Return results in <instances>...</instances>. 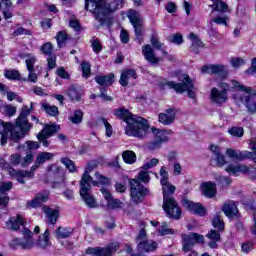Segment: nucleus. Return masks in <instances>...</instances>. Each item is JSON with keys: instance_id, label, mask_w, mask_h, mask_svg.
<instances>
[{"instance_id": "f257e3e1", "label": "nucleus", "mask_w": 256, "mask_h": 256, "mask_svg": "<svg viewBox=\"0 0 256 256\" xmlns=\"http://www.w3.org/2000/svg\"><path fill=\"white\" fill-rule=\"evenodd\" d=\"M121 7H123V0H85V10L90 11L100 25H105L109 15Z\"/></svg>"}, {"instance_id": "f03ea898", "label": "nucleus", "mask_w": 256, "mask_h": 256, "mask_svg": "<svg viewBox=\"0 0 256 256\" xmlns=\"http://www.w3.org/2000/svg\"><path fill=\"white\" fill-rule=\"evenodd\" d=\"M115 117L123 119L127 126L125 128L126 135L130 137H137V139H145L147 137V131L149 126L147 120L141 116L133 115L129 110L120 108L115 111Z\"/></svg>"}, {"instance_id": "7ed1b4c3", "label": "nucleus", "mask_w": 256, "mask_h": 256, "mask_svg": "<svg viewBox=\"0 0 256 256\" xmlns=\"http://www.w3.org/2000/svg\"><path fill=\"white\" fill-rule=\"evenodd\" d=\"M29 115H31V109H29V106L24 105L20 115L16 119V128L19 129V131L14 130L12 132V141L15 143H17L19 139H23L25 135H29V131H31V128L33 127V124L29 123V120L27 119Z\"/></svg>"}, {"instance_id": "20e7f679", "label": "nucleus", "mask_w": 256, "mask_h": 256, "mask_svg": "<svg viewBox=\"0 0 256 256\" xmlns=\"http://www.w3.org/2000/svg\"><path fill=\"white\" fill-rule=\"evenodd\" d=\"M178 79L179 81H181V83H176L175 81H168L164 85H167V87H169L170 89H174L176 93H185V91H187L188 97L190 99H195L196 89L189 75L183 74L179 76Z\"/></svg>"}, {"instance_id": "39448f33", "label": "nucleus", "mask_w": 256, "mask_h": 256, "mask_svg": "<svg viewBox=\"0 0 256 256\" xmlns=\"http://www.w3.org/2000/svg\"><path fill=\"white\" fill-rule=\"evenodd\" d=\"M249 146L252 152L228 148L226 150V155L234 161H245V159H252V161L256 163V137L250 140Z\"/></svg>"}, {"instance_id": "423d86ee", "label": "nucleus", "mask_w": 256, "mask_h": 256, "mask_svg": "<svg viewBox=\"0 0 256 256\" xmlns=\"http://www.w3.org/2000/svg\"><path fill=\"white\" fill-rule=\"evenodd\" d=\"M130 185V197L132 203L135 205H139V203H143V200L145 199V195L149 193V190L139 182L137 179H130L129 180Z\"/></svg>"}, {"instance_id": "0eeeda50", "label": "nucleus", "mask_w": 256, "mask_h": 256, "mask_svg": "<svg viewBox=\"0 0 256 256\" xmlns=\"http://www.w3.org/2000/svg\"><path fill=\"white\" fill-rule=\"evenodd\" d=\"M233 99L236 103L245 105L248 113H251L252 115L256 113V96H250L249 94L236 90V93L233 94Z\"/></svg>"}, {"instance_id": "6e6552de", "label": "nucleus", "mask_w": 256, "mask_h": 256, "mask_svg": "<svg viewBox=\"0 0 256 256\" xmlns=\"http://www.w3.org/2000/svg\"><path fill=\"white\" fill-rule=\"evenodd\" d=\"M127 17L130 23L133 25L136 39L141 45V43H143V38H141V35H143V18H141V14L137 11L130 10L128 11Z\"/></svg>"}, {"instance_id": "1a4fd4ad", "label": "nucleus", "mask_w": 256, "mask_h": 256, "mask_svg": "<svg viewBox=\"0 0 256 256\" xmlns=\"http://www.w3.org/2000/svg\"><path fill=\"white\" fill-rule=\"evenodd\" d=\"M121 244L119 242H113L108 244L106 247H95L86 249L87 255L92 256H113V253L119 251Z\"/></svg>"}, {"instance_id": "9d476101", "label": "nucleus", "mask_w": 256, "mask_h": 256, "mask_svg": "<svg viewBox=\"0 0 256 256\" xmlns=\"http://www.w3.org/2000/svg\"><path fill=\"white\" fill-rule=\"evenodd\" d=\"M166 215L171 219H181V208L175 198H163L162 205Z\"/></svg>"}, {"instance_id": "9b49d317", "label": "nucleus", "mask_w": 256, "mask_h": 256, "mask_svg": "<svg viewBox=\"0 0 256 256\" xmlns=\"http://www.w3.org/2000/svg\"><path fill=\"white\" fill-rule=\"evenodd\" d=\"M151 131L155 136V141L149 144V149H159L162 143H167L169 141L167 135H173V131L169 129L165 130L152 127Z\"/></svg>"}, {"instance_id": "f8f14e48", "label": "nucleus", "mask_w": 256, "mask_h": 256, "mask_svg": "<svg viewBox=\"0 0 256 256\" xmlns=\"http://www.w3.org/2000/svg\"><path fill=\"white\" fill-rule=\"evenodd\" d=\"M79 193L87 207L90 209H96V207H99L97 200L93 195H91V184H80Z\"/></svg>"}, {"instance_id": "ddd939ff", "label": "nucleus", "mask_w": 256, "mask_h": 256, "mask_svg": "<svg viewBox=\"0 0 256 256\" xmlns=\"http://www.w3.org/2000/svg\"><path fill=\"white\" fill-rule=\"evenodd\" d=\"M17 131V126H14L11 124V122H4L3 120H0V135L1 136V145H7V139H10L13 141V132Z\"/></svg>"}, {"instance_id": "4468645a", "label": "nucleus", "mask_w": 256, "mask_h": 256, "mask_svg": "<svg viewBox=\"0 0 256 256\" xmlns=\"http://www.w3.org/2000/svg\"><path fill=\"white\" fill-rule=\"evenodd\" d=\"M48 171L52 173H56L55 180L53 182L54 189L67 186V183H66L67 178L65 177V172H63L61 168L55 165H51L48 167Z\"/></svg>"}, {"instance_id": "2eb2a0df", "label": "nucleus", "mask_w": 256, "mask_h": 256, "mask_svg": "<svg viewBox=\"0 0 256 256\" xmlns=\"http://www.w3.org/2000/svg\"><path fill=\"white\" fill-rule=\"evenodd\" d=\"M157 242L152 240L140 241L137 245V255L133 256H145V253H153L157 251Z\"/></svg>"}, {"instance_id": "dca6fc26", "label": "nucleus", "mask_w": 256, "mask_h": 256, "mask_svg": "<svg viewBox=\"0 0 256 256\" xmlns=\"http://www.w3.org/2000/svg\"><path fill=\"white\" fill-rule=\"evenodd\" d=\"M182 205L195 215H200V217H205V215H207V210L200 203H195L187 198H184L182 200Z\"/></svg>"}, {"instance_id": "f3484780", "label": "nucleus", "mask_w": 256, "mask_h": 256, "mask_svg": "<svg viewBox=\"0 0 256 256\" xmlns=\"http://www.w3.org/2000/svg\"><path fill=\"white\" fill-rule=\"evenodd\" d=\"M201 72L208 73L209 75H220L221 77H226L227 66L221 64L205 65L202 67Z\"/></svg>"}, {"instance_id": "a211bd4d", "label": "nucleus", "mask_w": 256, "mask_h": 256, "mask_svg": "<svg viewBox=\"0 0 256 256\" xmlns=\"http://www.w3.org/2000/svg\"><path fill=\"white\" fill-rule=\"evenodd\" d=\"M176 115L177 112L174 108H168L158 115V121L159 123H162V125H173V123H175Z\"/></svg>"}, {"instance_id": "6ab92c4d", "label": "nucleus", "mask_w": 256, "mask_h": 256, "mask_svg": "<svg viewBox=\"0 0 256 256\" xmlns=\"http://www.w3.org/2000/svg\"><path fill=\"white\" fill-rule=\"evenodd\" d=\"M222 211L229 219L237 217L239 215V208H237V202L233 200H227L222 206Z\"/></svg>"}, {"instance_id": "aec40b11", "label": "nucleus", "mask_w": 256, "mask_h": 256, "mask_svg": "<svg viewBox=\"0 0 256 256\" xmlns=\"http://www.w3.org/2000/svg\"><path fill=\"white\" fill-rule=\"evenodd\" d=\"M142 54L144 59H146L148 63H152V65H157V63L163 61V59L157 58V56H155V50L149 44L142 46Z\"/></svg>"}, {"instance_id": "412c9836", "label": "nucleus", "mask_w": 256, "mask_h": 256, "mask_svg": "<svg viewBox=\"0 0 256 256\" xmlns=\"http://www.w3.org/2000/svg\"><path fill=\"white\" fill-rule=\"evenodd\" d=\"M97 169V162L91 161L87 164L85 171L80 180V185H91V181H93V177L89 174Z\"/></svg>"}, {"instance_id": "4be33fe9", "label": "nucleus", "mask_w": 256, "mask_h": 256, "mask_svg": "<svg viewBox=\"0 0 256 256\" xmlns=\"http://www.w3.org/2000/svg\"><path fill=\"white\" fill-rule=\"evenodd\" d=\"M42 211L45 214L47 223H50V225H55V223H57V220L59 219V209L44 206L42 207Z\"/></svg>"}, {"instance_id": "5701e85b", "label": "nucleus", "mask_w": 256, "mask_h": 256, "mask_svg": "<svg viewBox=\"0 0 256 256\" xmlns=\"http://www.w3.org/2000/svg\"><path fill=\"white\" fill-rule=\"evenodd\" d=\"M55 157V154L50 153V152H42L39 153L38 156L36 157V160L34 162V165L31 167V171H36L43 165L44 163H47V161H51Z\"/></svg>"}, {"instance_id": "b1692460", "label": "nucleus", "mask_w": 256, "mask_h": 256, "mask_svg": "<svg viewBox=\"0 0 256 256\" xmlns=\"http://www.w3.org/2000/svg\"><path fill=\"white\" fill-rule=\"evenodd\" d=\"M22 235L24 237V241H22V249H33L35 247V240H33V232L28 228L22 229Z\"/></svg>"}, {"instance_id": "393cba45", "label": "nucleus", "mask_w": 256, "mask_h": 256, "mask_svg": "<svg viewBox=\"0 0 256 256\" xmlns=\"http://www.w3.org/2000/svg\"><path fill=\"white\" fill-rule=\"evenodd\" d=\"M211 99L213 103H216L217 105H223V103H227V92L221 91L217 88H212Z\"/></svg>"}, {"instance_id": "a878e982", "label": "nucleus", "mask_w": 256, "mask_h": 256, "mask_svg": "<svg viewBox=\"0 0 256 256\" xmlns=\"http://www.w3.org/2000/svg\"><path fill=\"white\" fill-rule=\"evenodd\" d=\"M49 196L45 193H38L36 196L27 202V206L31 207L32 209H37V207H41L43 203H47Z\"/></svg>"}, {"instance_id": "bb28decb", "label": "nucleus", "mask_w": 256, "mask_h": 256, "mask_svg": "<svg viewBox=\"0 0 256 256\" xmlns=\"http://www.w3.org/2000/svg\"><path fill=\"white\" fill-rule=\"evenodd\" d=\"M25 218L21 215H17L15 217H11L8 222H6V227L10 229V231H19V227L21 225H25Z\"/></svg>"}, {"instance_id": "cd10ccee", "label": "nucleus", "mask_w": 256, "mask_h": 256, "mask_svg": "<svg viewBox=\"0 0 256 256\" xmlns=\"http://www.w3.org/2000/svg\"><path fill=\"white\" fill-rule=\"evenodd\" d=\"M203 195L208 199H213L217 195V185L214 182H204L201 185Z\"/></svg>"}, {"instance_id": "c85d7f7f", "label": "nucleus", "mask_w": 256, "mask_h": 256, "mask_svg": "<svg viewBox=\"0 0 256 256\" xmlns=\"http://www.w3.org/2000/svg\"><path fill=\"white\" fill-rule=\"evenodd\" d=\"M61 130V127L57 124H45L43 129L38 133L39 137L43 135L44 137H53L55 133H59Z\"/></svg>"}, {"instance_id": "c756f323", "label": "nucleus", "mask_w": 256, "mask_h": 256, "mask_svg": "<svg viewBox=\"0 0 256 256\" xmlns=\"http://www.w3.org/2000/svg\"><path fill=\"white\" fill-rule=\"evenodd\" d=\"M131 79H137V72L133 69H128L122 72L119 83L122 87H127Z\"/></svg>"}, {"instance_id": "7c9ffc66", "label": "nucleus", "mask_w": 256, "mask_h": 256, "mask_svg": "<svg viewBox=\"0 0 256 256\" xmlns=\"http://www.w3.org/2000/svg\"><path fill=\"white\" fill-rule=\"evenodd\" d=\"M225 171H227V173H229V175H239V173H248L249 172V168H247L245 166V164H237V165H229Z\"/></svg>"}, {"instance_id": "2f4dec72", "label": "nucleus", "mask_w": 256, "mask_h": 256, "mask_svg": "<svg viewBox=\"0 0 256 256\" xmlns=\"http://www.w3.org/2000/svg\"><path fill=\"white\" fill-rule=\"evenodd\" d=\"M189 39H191L192 41L190 51L192 53H195L196 55H199V49H203V42L197 38V35H195V33H190Z\"/></svg>"}, {"instance_id": "473e14b6", "label": "nucleus", "mask_w": 256, "mask_h": 256, "mask_svg": "<svg viewBox=\"0 0 256 256\" xmlns=\"http://www.w3.org/2000/svg\"><path fill=\"white\" fill-rule=\"evenodd\" d=\"M94 177L97 180H93V178H92V181H90V183L94 187H97V185H109L111 183V179H109V177H107L99 172H95Z\"/></svg>"}, {"instance_id": "72a5a7b5", "label": "nucleus", "mask_w": 256, "mask_h": 256, "mask_svg": "<svg viewBox=\"0 0 256 256\" xmlns=\"http://www.w3.org/2000/svg\"><path fill=\"white\" fill-rule=\"evenodd\" d=\"M161 186H162L163 199L173 198V195L175 194V189H176L175 186L170 182L161 184Z\"/></svg>"}, {"instance_id": "f704fd0d", "label": "nucleus", "mask_w": 256, "mask_h": 256, "mask_svg": "<svg viewBox=\"0 0 256 256\" xmlns=\"http://www.w3.org/2000/svg\"><path fill=\"white\" fill-rule=\"evenodd\" d=\"M35 176V172L30 169V171L20 170L16 172V180L18 183H21L22 185L25 184V177L27 179H33Z\"/></svg>"}, {"instance_id": "c9c22d12", "label": "nucleus", "mask_w": 256, "mask_h": 256, "mask_svg": "<svg viewBox=\"0 0 256 256\" xmlns=\"http://www.w3.org/2000/svg\"><path fill=\"white\" fill-rule=\"evenodd\" d=\"M113 74H109L106 76H96L95 81L101 87H109V85H113Z\"/></svg>"}, {"instance_id": "e433bc0d", "label": "nucleus", "mask_w": 256, "mask_h": 256, "mask_svg": "<svg viewBox=\"0 0 256 256\" xmlns=\"http://www.w3.org/2000/svg\"><path fill=\"white\" fill-rule=\"evenodd\" d=\"M122 159L128 165H133L137 162V154L131 150H126L122 153Z\"/></svg>"}, {"instance_id": "4c0bfd02", "label": "nucleus", "mask_w": 256, "mask_h": 256, "mask_svg": "<svg viewBox=\"0 0 256 256\" xmlns=\"http://www.w3.org/2000/svg\"><path fill=\"white\" fill-rule=\"evenodd\" d=\"M71 235H73V228H63V227H59L56 230V238L57 239H67V237H71Z\"/></svg>"}, {"instance_id": "58836bf2", "label": "nucleus", "mask_w": 256, "mask_h": 256, "mask_svg": "<svg viewBox=\"0 0 256 256\" xmlns=\"http://www.w3.org/2000/svg\"><path fill=\"white\" fill-rule=\"evenodd\" d=\"M42 109L51 117H56V115H59V108L47 102L42 103Z\"/></svg>"}, {"instance_id": "ea45409f", "label": "nucleus", "mask_w": 256, "mask_h": 256, "mask_svg": "<svg viewBox=\"0 0 256 256\" xmlns=\"http://www.w3.org/2000/svg\"><path fill=\"white\" fill-rule=\"evenodd\" d=\"M68 97L71 98L72 101H80L81 99V89L75 87V86H70L67 91Z\"/></svg>"}, {"instance_id": "a19ab883", "label": "nucleus", "mask_w": 256, "mask_h": 256, "mask_svg": "<svg viewBox=\"0 0 256 256\" xmlns=\"http://www.w3.org/2000/svg\"><path fill=\"white\" fill-rule=\"evenodd\" d=\"M51 233L49 232V229H46L43 235H41L38 239L37 245L41 247V249H45L46 247H49V236Z\"/></svg>"}, {"instance_id": "79ce46f5", "label": "nucleus", "mask_w": 256, "mask_h": 256, "mask_svg": "<svg viewBox=\"0 0 256 256\" xmlns=\"http://www.w3.org/2000/svg\"><path fill=\"white\" fill-rule=\"evenodd\" d=\"M69 37L67 36V32L65 30L59 31L56 35V41L59 49L65 47L67 40Z\"/></svg>"}, {"instance_id": "37998d69", "label": "nucleus", "mask_w": 256, "mask_h": 256, "mask_svg": "<svg viewBox=\"0 0 256 256\" xmlns=\"http://www.w3.org/2000/svg\"><path fill=\"white\" fill-rule=\"evenodd\" d=\"M213 11H220L221 13H229V5L227 3L216 0V2L213 5Z\"/></svg>"}, {"instance_id": "c03bdc74", "label": "nucleus", "mask_w": 256, "mask_h": 256, "mask_svg": "<svg viewBox=\"0 0 256 256\" xmlns=\"http://www.w3.org/2000/svg\"><path fill=\"white\" fill-rule=\"evenodd\" d=\"M61 163L68 169L69 173H77L75 162L69 158H62Z\"/></svg>"}, {"instance_id": "a18cd8bd", "label": "nucleus", "mask_w": 256, "mask_h": 256, "mask_svg": "<svg viewBox=\"0 0 256 256\" xmlns=\"http://www.w3.org/2000/svg\"><path fill=\"white\" fill-rule=\"evenodd\" d=\"M159 235L164 237L165 235H174L175 230L169 227L167 222H163L158 231Z\"/></svg>"}, {"instance_id": "49530a36", "label": "nucleus", "mask_w": 256, "mask_h": 256, "mask_svg": "<svg viewBox=\"0 0 256 256\" xmlns=\"http://www.w3.org/2000/svg\"><path fill=\"white\" fill-rule=\"evenodd\" d=\"M27 71H35V63H37V57L28 54L25 60Z\"/></svg>"}, {"instance_id": "de8ad7c7", "label": "nucleus", "mask_w": 256, "mask_h": 256, "mask_svg": "<svg viewBox=\"0 0 256 256\" xmlns=\"http://www.w3.org/2000/svg\"><path fill=\"white\" fill-rule=\"evenodd\" d=\"M212 225L215 229L219 231H223L225 229V223H223V219L219 214H216L212 220Z\"/></svg>"}, {"instance_id": "09e8293b", "label": "nucleus", "mask_w": 256, "mask_h": 256, "mask_svg": "<svg viewBox=\"0 0 256 256\" xmlns=\"http://www.w3.org/2000/svg\"><path fill=\"white\" fill-rule=\"evenodd\" d=\"M107 207L108 209H121L123 207V202H121V200L117 199V198H111V200L107 201Z\"/></svg>"}, {"instance_id": "8fccbe9b", "label": "nucleus", "mask_w": 256, "mask_h": 256, "mask_svg": "<svg viewBox=\"0 0 256 256\" xmlns=\"http://www.w3.org/2000/svg\"><path fill=\"white\" fill-rule=\"evenodd\" d=\"M4 76L6 79H11L13 81L21 79V73L18 70H5Z\"/></svg>"}, {"instance_id": "3c124183", "label": "nucleus", "mask_w": 256, "mask_h": 256, "mask_svg": "<svg viewBox=\"0 0 256 256\" xmlns=\"http://www.w3.org/2000/svg\"><path fill=\"white\" fill-rule=\"evenodd\" d=\"M69 119L74 125H79V123H82L83 121V111L75 110L74 115L71 116Z\"/></svg>"}, {"instance_id": "603ef678", "label": "nucleus", "mask_w": 256, "mask_h": 256, "mask_svg": "<svg viewBox=\"0 0 256 256\" xmlns=\"http://www.w3.org/2000/svg\"><path fill=\"white\" fill-rule=\"evenodd\" d=\"M150 43L154 49H157L158 51H163V43L159 41V38L157 37V33L152 34Z\"/></svg>"}, {"instance_id": "864d4df0", "label": "nucleus", "mask_w": 256, "mask_h": 256, "mask_svg": "<svg viewBox=\"0 0 256 256\" xmlns=\"http://www.w3.org/2000/svg\"><path fill=\"white\" fill-rule=\"evenodd\" d=\"M40 51L43 53V55H48V57L53 55V44H51V42L44 43L40 47Z\"/></svg>"}, {"instance_id": "5fc2aeb1", "label": "nucleus", "mask_w": 256, "mask_h": 256, "mask_svg": "<svg viewBox=\"0 0 256 256\" xmlns=\"http://www.w3.org/2000/svg\"><path fill=\"white\" fill-rule=\"evenodd\" d=\"M228 133H230L232 137H243L245 130H243V127H232L228 130Z\"/></svg>"}, {"instance_id": "6e6d98bb", "label": "nucleus", "mask_w": 256, "mask_h": 256, "mask_svg": "<svg viewBox=\"0 0 256 256\" xmlns=\"http://www.w3.org/2000/svg\"><path fill=\"white\" fill-rule=\"evenodd\" d=\"M99 123H102L106 129V137H111L113 135V126H111L110 123H108L107 119L100 118Z\"/></svg>"}, {"instance_id": "4d7b16f0", "label": "nucleus", "mask_w": 256, "mask_h": 256, "mask_svg": "<svg viewBox=\"0 0 256 256\" xmlns=\"http://www.w3.org/2000/svg\"><path fill=\"white\" fill-rule=\"evenodd\" d=\"M160 184L165 185V183H169V172H167V169L165 166H162L160 168Z\"/></svg>"}, {"instance_id": "13d9d810", "label": "nucleus", "mask_w": 256, "mask_h": 256, "mask_svg": "<svg viewBox=\"0 0 256 256\" xmlns=\"http://www.w3.org/2000/svg\"><path fill=\"white\" fill-rule=\"evenodd\" d=\"M13 189V182H3L0 184V195H7Z\"/></svg>"}, {"instance_id": "bf43d9fd", "label": "nucleus", "mask_w": 256, "mask_h": 256, "mask_svg": "<svg viewBox=\"0 0 256 256\" xmlns=\"http://www.w3.org/2000/svg\"><path fill=\"white\" fill-rule=\"evenodd\" d=\"M13 37H19V35H33V32L29 29H25L19 26L14 32L12 33Z\"/></svg>"}, {"instance_id": "052dcab7", "label": "nucleus", "mask_w": 256, "mask_h": 256, "mask_svg": "<svg viewBox=\"0 0 256 256\" xmlns=\"http://www.w3.org/2000/svg\"><path fill=\"white\" fill-rule=\"evenodd\" d=\"M4 113L7 117H13L17 113V107L7 104L4 106Z\"/></svg>"}, {"instance_id": "680f3d73", "label": "nucleus", "mask_w": 256, "mask_h": 256, "mask_svg": "<svg viewBox=\"0 0 256 256\" xmlns=\"http://www.w3.org/2000/svg\"><path fill=\"white\" fill-rule=\"evenodd\" d=\"M82 75L87 79L91 75V65L87 62L81 63Z\"/></svg>"}, {"instance_id": "e2e57ef3", "label": "nucleus", "mask_w": 256, "mask_h": 256, "mask_svg": "<svg viewBox=\"0 0 256 256\" xmlns=\"http://www.w3.org/2000/svg\"><path fill=\"white\" fill-rule=\"evenodd\" d=\"M33 159H34L33 152L29 150L26 153V156L24 157V160L22 162V167H27L28 165H31V163H33Z\"/></svg>"}, {"instance_id": "0e129e2a", "label": "nucleus", "mask_w": 256, "mask_h": 256, "mask_svg": "<svg viewBox=\"0 0 256 256\" xmlns=\"http://www.w3.org/2000/svg\"><path fill=\"white\" fill-rule=\"evenodd\" d=\"M138 181H141L142 183H149L151 181V176H149V172L147 171H141L138 174Z\"/></svg>"}, {"instance_id": "69168bd1", "label": "nucleus", "mask_w": 256, "mask_h": 256, "mask_svg": "<svg viewBox=\"0 0 256 256\" xmlns=\"http://www.w3.org/2000/svg\"><path fill=\"white\" fill-rule=\"evenodd\" d=\"M216 161L217 167H224V165H227V160L225 159V155L223 154H217L214 158Z\"/></svg>"}, {"instance_id": "338daca9", "label": "nucleus", "mask_w": 256, "mask_h": 256, "mask_svg": "<svg viewBox=\"0 0 256 256\" xmlns=\"http://www.w3.org/2000/svg\"><path fill=\"white\" fill-rule=\"evenodd\" d=\"M245 63H246L245 59H243V58H231V65L235 69H237L239 67H243V65H245Z\"/></svg>"}, {"instance_id": "774afa93", "label": "nucleus", "mask_w": 256, "mask_h": 256, "mask_svg": "<svg viewBox=\"0 0 256 256\" xmlns=\"http://www.w3.org/2000/svg\"><path fill=\"white\" fill-rule=\"evenodd\" d=\"M170 43H175L176 45H181L183 43V36L181 34H174L169 37Z\"/></svg>"}]
</instances>
